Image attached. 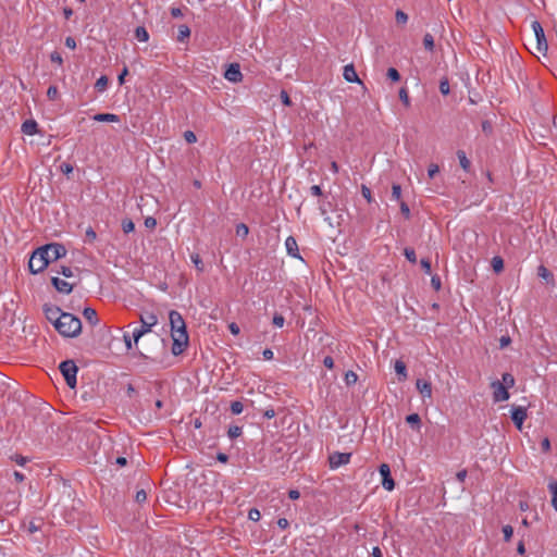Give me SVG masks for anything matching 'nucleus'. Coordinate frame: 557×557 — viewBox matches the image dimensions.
<instances>
[{
  "mask_svg": "<svg viewBox=\"0 0 557 557\" xmlns=\"http://www.w3.org/2000/svg\"><path fill=\"white\" fill-rule=\"evenodd\" d=\"M38 125L36 123V121L34 120H26L23 124H22V132L25 134V135H35L38 129H37Z\"/></svg>",
  "mask_w": 557,
  "mask_h": 557,
  "instance_id": "nucleus-18",
  "label": "nucleus"
},
{
  "mask_svg": "<svg viewBox=\"0 0 557 557\" xmlns=\"http://www.w3.org/2000/svg\"><path fill=\"white\" fill-rule=\"evenodd\" d=\"M123 338H124V343H125L126 349L127 350L132 349L133 348V344H135L133 335L131 336L128 333H124Z\"/></svg>",
  "mask_w": 557,
  "mask_h": 557,
  "instance_id": "nucleus-51",
  "label": "nucleus"
},
{
  "mask_svg": "<svg viewBox=\"0 0 557 557\" xmlns=\"http://www.w3.org/2000/svg\"><path fill=\"white\" fill-rule=\"evenodd\" d=\"M345 383L350 386L354 385L358 381V375L356 372L349 370L345 373Z\"/></svg>",
  "mask_w": 557,
  "mask_h": 557,
  "instance_id": "nucleus-30",
  "label": "nucleus"
},
{
  "mask_svg": "<svg viewBox=\"0 0 557 557\" xmlns=\"http://www.w3.org/2000/svg\"><path fill=\"white\" fill-rule=\"evenodd\" d=\"M380 474L382 475V485L387 491H393L395 487V482L391 476L389 466L386 463H382L379 468Z\"/></svg>",
  "mask_w": 557,
  "mask_h": 557,
  "instance_id": "nucleus-10",
  "label": "nucleus"
},
{
  "mask_svg": "<svg viewBox=\"0 0 557 557\" xmlns=\"http://www.w3.org/2000/svg\"><path fill=\"white\" fill-rule=\"evenodd\" d=\"M51 283L54 288L62 294H70L73 289V286L69 282L59 277H52Z\"/></svg>",
  "mask_w": 557,
  "mask_h": 557,
  "instance_id": "nucleus-15",
  "label": "nucleus"
},
{
  "mask_svg": "<svg viewBox=\"0 0 557 557\" xmlns=\"http://www.w3.org/2000/svg\"><path fill=\"white\" fill-rule=\"evenodd\" d=\"M503 384L508 388L513 386L515 379L510 373H504L503 374Z\"/></svg>",
  "mask_w": 557,
  "mask_h": 557,
  "instance_id": "nucleus-42",
  "label": "nucleus"
},
{
  "mask_svg": "<svg viewBox=\"0 0 557 557\" xmlns=\"http://www.w3.org/2000/svg\"><path fill=\"white\" fill-rule=\"evenodd\" d=\"M440 91L443 94V95H448L449 91H450V88H449V83L447 79H443L441 81L440 83Z\"/></svg>",
  "mask_w": 557,
  "mask_h": 557,
  "instance_id": "nucleus-50",
  "label": "nucleus"
},
{
  "mask_svg": "<svg viewBox=\"0 0 557 557\" xmlns=\"http://www.w3.org/2000/svg\"><path fill=\"white\" fill-rule=\"evenodd\" d=\"M285 248H286L287 253L290 257L301 259V257L299 255V250H298V244H297V240L295 239V237L288 236L286 238Z\"/></svg>",
  "mask_w": 557,
  "mask_h": 557,
  "instance_id": "nucleus-14",
  "label": "nucleus"
},
{
  "mask_svg": "<svg viewBox=\"0 0 557 557\" xmlns=\"http://www.w3.org/2000/svg\"><path fill=\"white\" fill-rule=\"evenodd\" d=\"M140 327H135L133 330V338L135 345L138 343V341L147 333L151 331V329L158 323V318L152 312H147L145 314H140Z\"/></svg>",
  "mask_w": 557,
  "mask_h": 557,
  "instance_id": "nucleus-4",
  "label": "nucleus"
},
{
  "mask_svg": "<svg viewBox=\"0 0 557 557\" xmlns=\"http://www.w3.org/2000/svg\"><path fill=\"white\" fill-rule=\"evenodd\" d=\"M440 172V168L437 164H430L428 169V175L430 178H433Z\"/></svg>",
  "mask_w": 557,
  "mask_h": 557,
  "instance_id": "nucleus-53",
  "label": "nucleus"
},
{
  "mask_svg": "<svg viewBox=\"0 0 557 557\" xmlns=\"http://www.w3.org/2000/svg\"><path fill=\"white\" fill-rule=\"evenodd\" d=\"M361 194L367 199L368 202L372 201L371 190L366 185L361 186Z\"/></svg>",
  "mask_w": 557,
  "mask_h": 557,
  "instance_id": "nucleus-54",
  "label": "nucleus"
},
{
  "mask_svg": "<svg viewBox=\"0 0 557 557\" xmlns=\"http://www.w3.org/2000/svg\"><path fill=\"white\" fill-rule=\"evenodd\" d=\"M407 423H409L412 426H416L417 429L420 428L421 419L418 413H411L406 417Z\"/></svg>",
  "mask_w": 557,
  "mask_h": 557,
  "instance_id": "nucleus-29",
  "label": "nucleus"
},
{
  "mask_svg": "<svg viewBox=\"0 0 557 557\" xmlns=\"http://www.w3.org/2000/svg\"><path fill=\"white\" fill-rule=\"evenodd\" d=\"M400 211L401 213L406 216V218H409L410 215V209L408 207V205L404 201L400 202Z\"/></svg>",
  "mask_w": 557,
  "mask_h": 557,
  "instance_id": "nucleus-60",
  "label": "nucleus"
},
{
  "mask_svg": "<svg viewBox=\"0 0 557 557\" xmlns=\"http://www.w3.org/2000/svg\"><path fill=\"white\" fill-rule=\"evenodd\" d=\"M351 458L350 453L335 451L329 456V463L331 469H337L342 466L349 463Z\"/></svg>",
  "mask_w": 557,
  "mask_h": 557,
  "instance_id": "nucleus-7",
  "label": "nucleus"
},
{
  "mask_svg": "<svg viewBox=\"0 0 557 557\" xmlns=\"http://www.w3.org/2000/svg\"><path fill=\"white\" fill-rule=\"evenodd\" d=\"M399 99L403 101V103L406 106V107H409L410 106V100H409V96H408V91L406 88H401L399 90Z\"/></svg>",
  "mask_w": 557,
  "mask_h": 557,
  "instance_id": "nucleus-43",
  "label": "nucleus"
},
{
  "mask_svg": "<svg viewBox=\"0 0 557 557\" xmlns=\"http://www.w3.org/2000/svg\"><path fill=\"white\" fill-rule=\"evenodd\" d=\"M146 499H147V493H146L145 490H139V491L136 492L135 500L137 503H139V504L144 503V502H146Z\"/></svg>",
  "mask_w": 557,
  "mask_h": 557,
  "instance_id": "nucleus-52",
  "label": "nucleus"
},
{
  "mask_svg": "<svg viewBox=\"0 0 557 557\" xmlns=\"http://www.w3.org/2000/svg\"><path fill=\"white\" fill-rule=\"evenodd\" d=\"M548 490L552 494V506L557 510V481H550Z\"/></svg>",
  "mask_w": 557,
  "mask_h": 557,
  "instance_id": "nucleus-23",
  "label": "nucleus"
},
{
  "mask_svg": "<svg viewBox=\"0 0 557 557\" xmlns=\"http://www.w3.org/2000/svg\"><path fill=\"white\" fill-rule=\"evenodd\" d=\"M531 27L536 38V48L539 52L545 53L548 49V44L541 23L539 21H533Z\"/></svg>",
  "mask_w": 557,
  "mask_h": 557,
  "instance_id": "nucleus-6",
  "label": "nucleus"
},
{
  "mask_svg": "<svg viewBox=\"0 0 557 557\" xmlns=\"http://www.w3.org/2000/svg\"><path fill=\"white\" fill-rule=\"evenodd\" d=\"M60 372L64 376L66 384L74 388L76 386V374L78 371L77 366L73 360L62 361L59 366Z\"/></svg>",
  "mask_w": 557,
  "mask_h": 557,
  "instance_id": "nucleus-5",
  "label": "nucleus"
},
{
  "mask_svg": "<svg viewBox=\"0 0 557 557\" xmlns=\"http://www.w3.org/2000/svg\"><path fill=\"white\" fill-rule=\"evenodd\" d=\"M344 78L349 83H359L361 84V81L359 79V76L354 67L352 64H347L344 66L343 72Z\"/></svg>",
  "mask_w": 557,
  "mask_h": 557,
  "instance_id": "nucleus-16",
  "label": "nucleus"
},
{
  "mask_svg": "<svg viewBox=\"0 0 557 557\" xmlns=\"http://www.w3.org/2000/svg\"><path fill=\"white\" fill-rule=\"evenodd\" d=\"M420 264L425 273H431V262L429 259H421Z\"/></svg>",
  "mask_w": 557,
  "mask_h": 557,
  "instance_id": "nucleus-57",
  "label": "nucleus"
},
{
  "mask_svg": "<svg viewBox=\"0 0 557 557\" xmlns=\"http://www.w3.org/2000/svg\"><path fill=\"white\" fill-rule=\"evenodd\" d=\"M44 313L47 318V320L52 323V325L54 326V329L57 327V325L59 324V321L61 320L62 318V314L64 312L61 311V309L58 307V306H54V305H45L44 306Z\"/></svg>",
  "mask_w": 557,
  "mask_h": 557,
  "instance_id": "nucleus-8",
  "label": "nucleus"
},
{
  "mask_svg": "<svg viewBox=\"0 0 557 557\" xmlns=\"http://www.w3.org/2000/svg\"><path fill=\"white\" fill-rule=\"evenodd\" d=\"M457 158L459 160V163H460V166L466 171L468 172L471 168V162L470 160L467 158V154L463 150H458L457 151Z\"/></svg>",
  "mask_w": 557,
  "mask_h": 557,
  "instance_id": "nucleus-21",
  "label": "nucleus"
},
{
  "mask_svg": "<svg viewBox=\"0 0 557 557\" xmlns=\"http://www.w3.org/2000/svg\"><path fill=\"white\" fill-rule=\"evenodd\" d=\"M310 193L311 195L313 196H321L322 195V189L319 185H313L310 187Z\"/></svg>",
  "mask_w": 557,
  "mask_h": 557,
  "instance_id": "nucleus-64",
  "label": "nucleus"
},
{
  "mask_svg": "<svg viewBox=\"0 0 557 557\" xmlns=\"http://www.w3.org/2000/svg\"><path fill=\"white\" fill-rule=\"evenodd\" d=\"M97 122H108V123H117L120 122V116L113 113H98L92 117Z\"/></svg>",
  "mask_w": 557,
  "mask_h": 557,
  "instance_id": "nucleus-17",
  "label": "nucleus"
},
{
  "mask_svg": "<svg viewBox=\"0 0 557 557\" xmlns=\"http://www.w3.org/2000/svg\"><path fill=\"white\" fill-rule=\"evenodd\" d=\"M108 83H109V79L106 75H101L96 84H95V88L99 91V92H102L106 90L107 86H108Z\"/></svg>",
  "mask_w": 557,
  "mask_h": 557,
  "instance_id": "nucleus-25",
  "label": "nucleus"
},
{
  "mask_svg": "<svg viewBox=\"0 0 557 557\" xmlns=\"http://www.w3.org/2000/svg\"><path fill=\"white\" fill-rule=\"evenodd\" d=\"M527 408L522 406H513L511 408V419L518 430L522 429V424L527 419Z\"/></svg>",
  "mask_w": 557,
  "mask_h": 557,
  "instance_id": "nucleus-9",
  "label": "nucleus"
},
{
  "mask_svg": "<svg viewBox=\"0 0 557 557\" xmlns=\"http://www.w3.org/2000/svg\"><path fill=\"white\" fill-rule=\"evenodd\" d=\"M277 525H278V528H280V529L285 530V529H287V528H288L289 522H288V520H287V519H285V518H280V519L277 520Z\"/></svg>",
  "mask_w": 557,
  "mask_h": 557,
  "instance_id": "nucleus-63",
  "label": "nucleus"
},
{
  "mask_svg": "<svg viewBox=\"0 0 557 557\" xmlns=\"http://www.w3.org/2000/svg\"><path fill=\"white\" fill-rule=\"evenodd\" d=\"M249 233V228L245 223H239L236 226V234L242 237H246Z\"/></svg>",
  "mask_w": 557,
  "mask_h": 557,
  "instance_id": "nucleus-38",
  "label": "nucleus"
},
{
  "mask_svg": "<svg viewBox=\"0 0 557 557\" xmlns=\"http://www.w3.org/2000/svg\"><path fill=\"white\" fill-rule=\"evenodd\" d=\"M243 410H244V405L240 401L236 400L231 404V412L233 414H240L243 412Z\"/></svg>",
  "mask_w": 557,
  "mask_h": 557,
  "instance_id": "nucleus-36",
  "label": "nucleus"
},
{
  "mask_svg": "<svg viewBox=\"0 0 557 557\" xmlns=\"http://www.w3.org/2000/svg\"><path fill=\"white\" fill-rule=\"evenodd\" d=\"M416 387L419 391L420 395L423 399L432 398V384L429 381L418 379L416 382Z\"/></svg>",
  "mask_w": 557,
  "mask_h": 557,
  "instance_id": "nucleus-13",
  "label": "nucleus"
},
{
  "mask_svg": "<svg viewBox=\"0 0 557 557\" xmlns=\"http://www.w3.org/2000/svg\"><path fill=\"white\" fill-rule=\"evenodd\" d=\"M492 388L494 401H505L509 398L507 387L503 383L495 381L492 383Z\"/></svg>",
  "mask_w": 557,
  "mask_h": 557,
  "instance_id": "nucleus-11",
  "label": "nucleus"
},
{
  "mask_svg": "<svg viewBox=\"0 0 557 557\" xmlns=\"http://www.w3.org/2000/svg\"><path fill=\"white\" fill-rule=\"evenodd\" d=\"M537 275L541 278H543L544 281H546L547 283L554 285L555 281H554L553 273L546 267H544L543 264H541L537 268Z\"/></svg>",
  "mask_w": 557,
  "mask_h": 557,
  "instance_id": "nucleus-19",
  "label": "nucleus"
},
{
  "mask_svg": "<svg viewBox=\"0 0 557 557\" xmlns=\"http://www.w3.org/2000/svg\"><path fill=\"white\" fill-rule=\"evenodd\" d=\"M65 46L70 49H75L76 48V41L73 37L69 36L65 38Z\"/></svg>",
  "mask_w": 557,
  "mask_h": 557,
  "instance_id": "nucleus-59",
  "label": "nucleus"
},
{
  "mask_svg": "<svg viewBox=\"0 0 557 557\" xmlns=\"http://www.w3.org/2000/svg\"><path fill=\"white\" fill-rule=\"evenodd\" d=\"M248 518L249 520L257 522L260 520L261 513L257 508H251L248 512Z\"/></svg>",
  "mask_w": 557,
  "mask_h": 557,
  "instance_id": "nucleus-45",
  "label": "nucleus"
},
{
  "mask_svg": "<svg viewBox=\"0 0 557 557\" xmlns=\"http://www.w3.org/2000/svg\"><path fill=\"white\" fill-rule=\"evenodd\" d=\"M55 330L64 337H76L82 331V322L75 315L64 312Z\"/></svg>",
  "mask_w": 557,
  "mask_h": 557,
  "instance_id": "nucleus-3",
  "label": "nucleus"
},
{
  "mask_svg": "<svg viewBox=\"0 0 557 557\" xmlns=\"http://www.w3.org/2000/svg\"><path fill=\"white\" fill-rule=\"evenodd\" d=\"M47 97L49 100H57L59 98L58 87L54 85H51L47 90Z\"/></svg>",
  "mask_w": 557,
  "mask_h": 557,
  "instance_id": "nucleus-35",
  "label": "nucleus"
},
{
  "mask_svg": "<svg viewBox=\"0 0 557 557\" xmlns=\"http://www.w3.org/2000/svg\"><path fill=\"white\" fill-rule=\"evenodd\" d=\"M224 77L232 83H239L243 79L240 67L237 63L230 64L224 73Z\"/></svg>",
  "mask_w": 557,
  "mask_h": 557,
  "instance_id": "nucleus-12",
  "label": "nucleus"
},
{
  "mask_svg": "<svg viewBox=\"0 0 557 557\" xmlns=\"http://www.w3.org/2000/svg\"><path fill=\"white\" fill-rule=\"evenodd\" d=\"M401 197V187L398 184H394L392 186V198L396 201H399Z\"/></svg>",
  "mask_w": 557,
  "mask_h": 557,
  "instance_id": "nucleus-39",
  "label": "nucleus"
},
{
  "mask_svg": "<svg viewBox=\"0 0 557 557\" xmlns=\"http://www.w3.org/2000/svg\"><path fill=\"white\" fill-rule=\"evenodd\" d=\"M184 138L185 140L188 143V144H194L197 141V136L194 132L191 131H186L184 133Z\"/></svg>",
  "mask_w": 557,
  "mask_h": 557,
  "instance_id": "nucleus-48",
  "label": "nucleus"
},
{
  "mask_svg": "<svg viewBox=\"0 0 557 557\" xmlns=\"http://www.w3.org/2000/svg\"><path fill=\"white\" fill-rule=\"evenodd\" d=\"M50 60L51 62L57 63L58 65H62L63 63L62 55L58 51L51 52Z\"/></svg>",
  "mask_w": 557,
  "mask_h": 557,
  "instance_id": "nucleus-49",
  "label": "nucleus"
},
{
  "mask_svg": "<svg viewBox=\"0 0 557 557\" xmlns=\"http://www.w3.org/2000/svg\"><path fill=\"white\" fill-rule=\"evenodd\" d=\"M171 15L174 18H178L183 16V10L181 8H171Z\"/></svg>",
  "mask_w": 557,
  "mask_h": 557,
  "instance_id": "nucleus-62",
  "label": "nucleus"
},
{
  "mask_svg": "<svg viewBox=\"0 0 557 557\" xmlns=\"http://www.w3.org/2000/svg\"><path fill=\"white\" fill-rule=\"evenodd\" d=\"M243 428L238 425H231L227 431V435L230 438L234 440L242 435Z\"/></svg>",
  "mask_w": 557,
  "mask_h": 557,
  "instance_id": "nucleus-28",
  "label": "nucleus"
},
{
  "mask_svg": "<svg viewBox=\"0 0 557 557\" xmlns=\"http://www.w3.org/2000/svg\"><path fill=\"white\" fill-rule=\"evenodd\" d=\"M190 36V28L187 25H180L177 30L176 39L180 42H184Z\"/></svg>",
  "mask_w": 557,
  "mask_h": 557,
  "instance_id": "nucleus-22",
  "label": "nucleus"
},
{
  "mask_svg": "<svg viewBox=\"0 0 557 557\" xmlns=\"http://www.w3.org/2000/svg\"><path fill=\"white\" fill-rule=\"evenodd\" d=\"M323 364L327 368V369H333L334 368V360L331 356H326L324 359H323Z\"/></svg>",
  "mask_w": 557,
  "mask_h": 557,
  "instance_id": "nucleus-61",
  "label": "nucleus"
},
{
  "mask_svg": "<svg viewBox=\"0 0 557 557\" xmlns=\"http://www.w3.org/2000/svg\"><path fill=\"white\" fill-rule=\"evenodd\" d=\"M492 268L496 273L502 272L504 269V260L499 256L493 257Z\"/></svg>",
  "mask_w": 557,
  "mask_h": 557,
  "instance_id": "nucleus-27",
  "label": "nucleus"
},
{
  "mask_svg": "<svg viewBox=\"0 0 557 557\" xmlns=\"http://www.w3.org/2000/svg\"><path fill=\"white\" fill-rule=\"evenodd\" d=\"M395 18L398 24H406L408 21V15L404 11L397 10Z\"/></svg>",
  "mask_w": 557,
  "mask_h": 557,
  "instance_id": "nucleus-40",
  "label": "nucleus"
},
{
  "mask_svg": "<svg viewBox=\"0 0 557 557\" xmlns=\"http://www.w3.org/2000/svg\"><path fill=\"white\" fill-rule=\"evenodd\" d=\"M135 36L139 41H147L149 39V34L147 29L143 26H138L135 30Z\"/></svg>",
  "mask_w": 557,
  "mask_h": 557,
  "instance_id": "nucleus-24",
  "label": "nucleus"
},
{
  "mask_svg": "<svg viewBox=\"0 0 557 557\" xmlns=\"http://www.w3.org/2000/svg\"><path fill=\"white\" fill-rule=\"evenodd\" d=\"M122 230L124 233L128 234L135 230V224L131 219H124L122 221Z\"/></svg>",
  "mask_w": 557,
  "mask_h": 557,
  "instance_id": "nucleus-33",
  "label": "nucleus"
},
{
  "mask_svg": "<svg viewBox=\"0 0 557 557\" xmlns=\"http://www.w3.org/2000/svg\"><path fill=\"white\" fill-rule=\"evenodd\" d=\"M503 534H504V540L506 542H509L510 539L512 537V534H513V529L511 525H505L503 527Z\"/></svg>",
  "mask_w": 557,
  "mask_h": 557,
  "instance_id": "nucleus-46",
  "label": "nucleus"
},
{
  "mask_svg": "<svg viewBox=\"0 0 557 557\" xmlns=\"http://www.w3.org/2000/svg\"><path fill=\"white\" fill-rule=\"evenodd\" d=\"M395 371L398 375L403 376V380L407 379V368L406 364L401 360H397L395 362Z\"/></svg>",
  "mask_w": 557,
  "mask_h": 557,
  "instance_id": "nucleus-26",
  "label": "nucleus"
},
{
  "mask_svg": "<svg viewBox=\"0 0 557 557\" xmlns=\"http://www.w3.org/2000/svg\"><path fill=\"white\" fill-rule=\"evenodd\" d=\"M171 335L173 339L172 354L178 356L188 346V334L186 331V324L182 314L175 310L169 313Z\"/></svg>",
  "mask_w": 557,
  "mask_h": 557,
  "instance_id": "nucleus-2",
  "label": "nucleus"
},
{
  "mask_svg": "<svg viewBox=\"0 0 557 557\" xmlns=\"http://www.w3.org/2000/svg\"><path fill=\"white\" fill-rule=\"evenodd\" d=\"M190 260L195 264V267L197 268V270L199 272L203 271V263H202V260H201V258H200V256L198 253H193L190 256Z\"/></svg>",
  "mask_w": 557,
  "mask_h": 557,
  "instance_id": "nucleus-34",
  "label": "nucleus"
},
{
  "mask_svg": "<svg viewBox=\"0 0 557 557\" xmlns=\"http://www.w3.org/2000/svg\"><path fill=\"white\" fill-rule=\"evenodd\" d=\"M423 46L426 50L433 51L434 50V38L431 34H425L423 37Z\"/></svg>",
  "mask_w": 557,
  "mask_h": 557,
  "instance_id": "nucleus-31",
  "label": "nucleus"
},
{
  "mask_svg": "<svg viewBox=\"0 0 557 557\" xmlns=\"http://www.w3.org/2000/svg\"><path fill=\"white\" fill-rule=\"evenodd\" d=\"M228 330L233 335H238L240 332L239 326L235 322L228 324Z\"/></svg>",
  "mask_w": 557,
  "mask_h": 557,
  "instance_id": "nucleus-58",
  "label": "nucleus"
},
{
  "mask_svg": "<svg viewBox=\"0 0 557 557\" xmlns=\"http://www.w3.org/2000/svg\"><path fill=\"white\" fill-rule=\"evenodd\" d=\"M280 97H281L282 102L285 106H287V107L292 106V100H290L288 94L285 90L281 91Z\"/></svg>",
  "mask_w": 557,
  "mask_h": 557,
  "instance_id": "nucleus-55",
  "label": "nucleus"
},
{
  "mask_svg": "<svg viewBox=\"0 0 557 557\" xmlns=\"http://www.w3.org/2000/svg\"><path fill=\"white\" fill-rule=\"evenodd\" d=\"M83 315L91 325H97L99 322L98 314L96 310L92 308H85L83 311Z\"/></svg>",
  "mask_w": 557,
  "mask_h": 557,
  "instance_id": "nucleus-20",
  "label": "nucleus"
},
{
  "mask_svg": "<svg viewBox=\"0 0 557 557\" xmlns=\"http://www.w3.org/2000/svg\"><path fill=\"white\" fill-rule=\"evenodd\" d=\"M85 240L88 242V243H94L96 239H97V234L96 232L94 231L92 227H88L86 230V233H85Z\"/></svg>",
  "mask_w": 557,
  "mask_h": 557,
  "instance_id": "nucleus-41",
  "label": "nucleus"
},
{
  "mask_svg": "<svg viewBox=\"0 0 557 557\" xmlns=\"http://www.w3.org/2000/svg\"><path fill=\"white\" fill-rule=\"evenodd\" d=\"M404 255H405L406 259L408 261H410L411 263H416L417 262V255H416V251H414L413 248L406 247L404 249Z\"/></svg>",
  "mask_w": 557,
  "mask_h": 557,
  "instance_id": "nucleus-32",
  "label": "nucleus"
},
{
  "mask_svg": "<svg viewBox=\"0 0 557 557\" xmlns=\"http://www.w3.org/2000/svg\"><path fill=\"white\" fill-rule=\"evenodd\" d=\"M156 225H157V220H156L154 218H152V216H147V218L145 219V226H146L147 228H154V227H156Z\"/></svg>",
  "mask_w": 557,
  "mask_h": 557,
  "instance_id": "nucleus-56",
  "label": "nucleus"
},
{
  "mask_svg": "<svg viewBox=\"0 0 557 557\" xmlns=\"http://www.w3.org/2000/svg\"><path fill=\"white\" fill-rule=\"evenodd\" d=\"M57 273L62 274L65 277H72L73 271L70 267L61 265L60 270H57Z\"/></svg>",
  "mask_w": 557,
  "mask_h": 557,
  "instance_id": "nucleus-47",
  "label": "nucleus"
},
{
  "mask_svg": "<svg viewBox=\"0 0 557 557\" xmlns=\"http://www.w3.org/2000/svg\"><path fill=\"white\" fill-rule=\"evenodd\" d=\"M273 324L276 326V327H283L284 326V323H285V319L282 314L280 313H275L273 315V320H272Z\"/></svg>",
  "mask_w": 557,
  "mask_h": 557,
  "instance_id": "nucleus-44",
  "label": "nucleus"
},
{
  "mask_svg": "<svg viewBox=\"0 0 557 557\" xmlns=\"http://www.w3.org/2000/svg\"><path fill=\"white\" fill-rule=\"evenodd\" d=\"M66 249L64 245L51 243L35 249L29 258L28 269L30 273L38 274L42 272L49 263L65 257Z\"/></svg>",
  "mask_w": 557,
  "mask_h": 557,
  "instance_id": "nucleus-1",
  "label": "nucleus"
},
{
  "mask_svg": "<svg viewBox=\"0 0 557 557\" xmlns=\"http://www.w3.org/2000/svg\"><path fill=\"white\" fill-rule=\"evenodd\" d=\"M386 75L393 82H398L400 79V74L395 67H389Z\"/></svg>",
  "mask_w": 557,
  "mask_h": 557,
  "instance_id": "nucleus-37",
  "label": "nucleus"
}]
</instances>
